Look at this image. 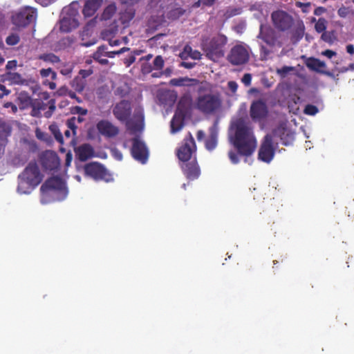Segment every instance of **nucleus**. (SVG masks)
<instances>
[{
  "mask_svg": "<svg viewBox=\"0 0 354 354\" xmlns=\"http://www.w3.org/2000/svg\"><path fill=\"white\" fill-rule=\"evenodd\" d=\"M97 129L100 135L106 138H115L118 135V127L114 126L109 120H101L97 123Z\"/></svg>",
  "mask_w": 354,
  "mask_h": 354,
  "instance_id": "412c9836",
  "label": "nucleus"
},
{
  "mask_svg": "<svg viewBox=\"0 0 354 354\" xmlns=\"http://www.w3.org/2000/svg\"><path fill=\"white\" fill-rule=\"evenodd\" d=\"M39 74H41V76L42 77H50V79L53 80H55L57 77L56 73L54 71H53L50 68L41 70V71H39Z\"/></svg>",
  "mask_w": 354,
  "mask_h": 354,
  "instance_id": "a19ab883",
  "label": "nucleus"
},
{
  "mask_svg": "<svg viewBox=\"0 0 354 354\" xmlns=\"http://www.w3.org/2000/svg\"><path fill=\"white\" fill-rule=\"evenodd\" d=\"M136 61V57L133 55H130L129 57L124 59V64L130 66Z\"/></svg>",
  "mask_w": 354,
  "mask_h": 354,
  "instance_id": "680f3d73",
  "label": "nucleus"
},
{
  "mask_svg": "<svg viewBox=\"0 0 354 354\" xmlns=\"http://www.w3.org/2000/svg\"><path fill=\"white\" fill-rule=\"evenodd\" d=\"M10 91L6 89L3 84H0V99L4 96L9 95Z\"/></svg>",
  "mask_w": 354,
  "mask_h": 354,
  "instance_id": "6e6d98bb",
  "label": "nucleus"
},
{
  "mask_svg": "<svg viewBox=\"0 0 354 354\" xmlns=\"http://www.w3.org/2000/svg\"><path fill=\"white\" fill-rule=\"evenodd\" d=\"M204 1V7H212L215 5L216 0H201Z\"/></svg>",
  "mask_w": 354,
  "mask_h": 354,
  "instance_id": "774afa93",
  "label": "nucleus"
},
{
  "mask_svg": "<svg viewBox=\"0 0 354 354\" xmlns=\"http://www.w3.org/2000/svg\"><path fill=\"white\" fill-rule=\"evenodd\" d=\"M63 14L64 16L59 20V31L68 33L78 27L77 19L78 11L77 9L72 6L66 8L63 10Z\"/></svg>",
  "mask_w": 354,
  "mask_h": 354,
  "instance_id": "6e6552de",
  "label": "nucleus"
},
{
  "mask_svg": "<svg viewBox=\"0 0 354 354\" xmlns=\"http://www.w3.org/2000/svg\"><path fill=\"white\" fill-rule=\"evenodd\" d=\"M83 121L84 118L81 117V115L77 118L72 116L66 121V126L71 130L72 135H73V138H72L71 141L72 146H75V136L77 135V124L82 123Z\"/></svg>",
  "mask_w": 354,
  "mask_h": 354,
  "instance_id": "5701e85b",
  "label": "nucleus"
},
{
  "mask_svg": "<svg viewBox=\"0 0 354 354\" xmlns=\"http://www.w3.org/2000/svg\"><path fill=\"white\" fill-rule=\"evenodd\" d=\"M304 64H306V67L312 71L319 74H323L330 78L334 77L333 73L326 70L327 66L326 65L325 62L318 58H315L313 57H308Z\"/></svg>",
  "mask_w": 354,
  "mask_h": 354,
  "instance_id": "6ab92c4d",
  "label": "nucleus"
},
{
  "mask_svg": "<svg viewBox=\"0 0 354 354\" xmlns=\"http://www.w3.org/2000/svg\"><path fill=\"white\" fill-rule=\"evenodd\" d=\"M39 190L43 194L50 192H59L66 194V184L60 177H50L42 184Z\"/></svg>",
  "mask_w": 354,
  "mask_h": 354,
  "instance_id": "f8f14e48",
  "label": "nucleus"
},
{
  "mask_svg": "<svg viewBox=\"0 0 354 354\" xmlns=\"http://www.w3.org/2000/svg\"><path fill=\"white\" fill-rule=\"evenodd\" d=\"M321 39L324 42L332 44L335 39L333 31H324L322 32Z\"/></svg>",
  "mask_w": 354,
  "mask_h": 354,
  "instance_id": "4c0bfd02",
  "label": "nucleus"
},
{
  "mask_svg": "<svg viewBox=\"0 0 354 354\" xmlns=\"http://www.w3.org/2000/svg\"><path fill=\"white\" fill-rule=\"evenodd\" d=\"M227 59L232 66L245 64L249 60L248 49L241 44H236L230 49Z\"/></svg>",
  "mask_w": 354,
  "mask_h": 354,
  "instance_id": "9d476101",
  "label": "nucleus"
},
{
  "mask_svg": "<svg viewBox=\"0 0 354 354\" xmlns=\"http://www.w3.org/2000/svg\"><path fill=\"white\" fill-rule=\"evenodd\" d=\"M7 80L10 81V82L12 84L18 85H24L26 82V80L22 78L21 74L19 73H7Z\"/></svg>",
  "mask_w": 354,
  "mask_h": 354,
  "instance_id": "473e14b6",
  "label": "nucleus"
},
{
  "mask_svg": "<svg viewBox=\"0 0 354 354\" xmlns=\"http://www.w3.org/2000/svg\"><path fill=\"white\" fill-rule=\"evenodd\" d=\"M83 170H84L85 176L95 181L111 182L113 180L112 175H111L109 170L98 162H91L85 165Z\"/></svg>",
  "mask_w": 354,
  "mask_h": 354,
  "instance_id": "39448f33",
  "label": "nucleus"
},
{
  "mask_svg": "<svg viewBox=\"0 0 354 354\" xmlns=\"http://www.w3.org/2000/svg\"><path fill=\"white\" fill-rule=\"evenodd\" d=\"M116 8L114 4H109L104 9L102 15H101V20H109L115 15Z\"/></svg>",
  "mask_w": 354,
  "mask_h": 354,
  "instance_id": "f704fd0d",
  "label": "nucleus"
},
{
  "mask_svg": "<svg viewBox=\"0 0 354 354\" xmlns=\"http://www.w3.org/2000/svg\"><path fill=\"white\" fill-rule=\"evenodd\" d=\"M164 65V61L161 55H157L153 59V66L147 68L142 67V70L145 72H151L152 70H162Z\"/></svg>",
  "mask_w": 354,
  "mask_h": 354,
  "instance_id": "2f4dec72",
  "label": "nucleus"
},
{
  "mask_svg": "<svg viewBox=\"0 0 354 354\" xmlns=\"http://www.w3.org/2000/svg\"><path fill=\"white\" fill-rule=\"evenodd\" d=\"M43 176L35 161L28 163L23 172L18 175L17 192L19 194H29L39 185Z\"/></svg>",
  "mask_w": 354,
  "mask_h": 354,
  "instance_id": "f03ea898",
  "label": "nucleus"
},
{
  "mask_svg": "<svg viewBox=\"0 0 354 354\" xmlns=\"http://www.w3.org/2000/svg\"><path fill=\"white\" fill-rule=\"evenodd\" d=\"M268 109L266 102L262 100H257L251 103L250 115L253 122H259L268 116Z\"/></svg>",
  "mask_w": 354,
  "mask_h": 354,
  "instance_id": "ddd939ff",
  "label": "nucleus"
},
{
  "mask_svg": "<svg viewBox=\"0 0 354 354\" xmlns=\"http://www.w3.org/2000/svg\"><path fill=\"white\" fill-rule=\"evenodd\" d=\"M218 144L215 125L209 129V136L205 141V147L208 151H213Z\"/></svg>",
  "mask_w": 354,
  "mask_h": 354,
  "instance_id": "c85d7f7f",
  "label": "nucleus"
},
{
  "mask_svg": "<svg viewBox=\"0 0 354 354\" xmlns=\"http://www.w3.org/2000/svg\"><path fill=\"white\" fill-rule=\"evenodd\" d=\"M107 47L104 45H101L97 47V51H95L93 55H95V57L98 59L100 55L104 56L106 53H108Z\"/></svg>",
  "mask_w": 354,
  "mask_h": 354,
  "instance_id": "a18cd8bd",
  "label": "nucleus"
},
{
  "mask_svg": "<svg viewBox=\"0 0 354 354\" xmlns=\"http://www.w3.org/2000/svg\"><path fill=\"white\" fill-rule=\"evenodd\" d=\"M113 115L115 119L121 122H127L131 114V106L130 101L122 100L115 104L113 107Z\"/></svg>",
  "mask_w": 354,
  "mask_h": 354,
  "instance_id": "2eb2a0df",
  "label": "nucleus"
},
{
  "mask_svg": "<svg viewBox=\"0 0 354 354\" xmlns=\"http://www.w3.org/2000/svg\"><path fill=\"white\" fill-rule=\"evenodd\" d=\"M35 1H36V2L39 3V4H41L42 6H44V7H46L56 1V0H35Z\"/></svg>",
  "mask_w": 354,
  "mask_h": 354,
  "instance_id": "13d9d810",
  "label": "nucleus"
},
{
  "mask_svg": "<svg viewBox=\"0 0 354 354\" xmlns=\"http://www.w3.org/2000/svg\"><path fill=\"white\" fill-rule=\"evenodd\" d=\"M271 20L276 29L285 32L291 29L293 25V18L285 10H276L271 14Z\"/></svg>",
  "mask_w": 354,
  "mask_h": 354,
  "instance_id": "1a4fd4ad",
  "label": "nucleus"
},
{
  "mask_svg": "<svg viewBox=\"0 0 354 354\" xmlns=\"http://www.w3.org/2000/svg\"><path fill=\"white\" fill-rule=\"evenodd\" d=\"M304 22L301 21L297 22L291 32V41L295 43L299 42L304 37Z\"/></svg>",
  "mask_w": 354,
  "mask_h": 354,
  "instance_id": "bb28decb",
  "label": "nucleus"
},
{
  "mask_svg": "<svg viewBox=\"0 0 354 354\" xmlns=\"http://www.w3.org/2000/svg\"><path fill=\"white\" fill-rule=\"evenodd\" d=\"M71 113L73 115L84 116L87 114V109L79 106H75L71 108Z\"/></svg>",
  "mask_w": 354,
  "mask_h": 354,
  "instance_id": "37998d69",
  "label": "nucleus"
},
{
  "mask_svg": "<svg viewBox=\"0 0 354 354\" xmlns=\"http://www.w3.org/2000/svg\"><path fill=\"white\" fill-rule=\"evenodd\" d=\"M251 74L250 73H245L243 77H242L241 81L246 86H250L251 84Z\"/></svg>",
  "mask_w": 354,
  "mask_h": 354,
  "instance_id": "603ef678",
  "label": "nucleus"
},
{
  "mask_svg": "<svg viewBox=\"0 0 354 354\" xmlns=\"http://www.w3.org/2000/svg\"><path fill=\"white\" fill-rule=\"evenodd\" d=\"M227 88H229L232 93L235 94L239 85L236 82L231 80L227 82Z\"/></svg>",
  "mask_w": 354,
  "mask_h": 354,
  "instance_id": "09e8293b",
  "label": "nucleus"
},
{
  "mask_svg": "<svg viewBox=\"0 0 354 354\" xmlns=\"http://www.w3.org/2000/svg\"><path fill=\"white\" fill-rule=\"evenodd\" d=\"M42 59L50 63H58L59 62V58L58 56L53 53H48L42 56Z\"/></svg>",
  "mask_w": 354,
  "mask_h": 354,
  "instance_id": "c03bdc74",
  "label": "nucleus"
},
{
  "mask_svg": "<svg viewBox=\"0 0 354 354\" xmlns=\"http://www.w3.org/2000/svg\"><path fill=\"white\" fill-rule=\"evenodd\" d=\"M227 43V36L222 33H217L210 37H203L201 40V48L205 53L207 58L216 61L223 57Z\"/></svg>",
  "mask_w": 354,
  "mask_h": 354,
  "instance_id": "7ed1b4c3",
  "label": "nucleus"
},
{
  "mask_svg": "<svg viewBox=\"0 0 354 354\" xmlns=\"http://www.w3.org/2000/svg\"><path fill=\"white\" fill-rule=\"evenodd\" d=\"M295 70V66H283L280 68L277 69V74L281 78H284L287 75Z\"/></svg>",
  "mask_w": 354,
  "mask_h": 354,
  "instance_id": "e433bc0d",
  "label": "nucleus"
},
{
  "mask_svg": "<svg viewBox=\"0 0 354 354\" xmlns=\"http://www.w3.org/2000/svg\"><path fill=\"white\" fill-rule=\"evenodd\" d=\"M201 57V54L199 50H194L189 45L186 44L185 47H183L182 53H180V57L182 59H186L189 57H191L195 60L200 59Z\"/></svg>",
  "mask_w": 354,
  "mask_h": 354,
  "instance_id": "a878e982",
  "label": "nucleus"
},
{
  "mask_svg": "<svg viewBox=\"0 0 354 354\" xmlns=\"http://www.w3.org/2000/svg\"><path fill=\"white\" fill-rule=\"evenodd\" d=\"M68 96H69L72 99L75 100L76 102L78 103H82V100L80 97L77 96L74 91L68 93Z\"/></svg>",
  "mask_w": 354,
  "mask_h": 354,
  "instance_id": "0e129e2a",
  "label": "nucleus"
},
{
  "mask_svg": "<svg viewBox=\"0 0 354 354\" xmlns=\"http://www.w3.org/2000/svg\"><path fill=\"white\" fill-rule=\"evenodd\" d=\"M70 92H73V91L71 90H68V87H66V86H62V87L59 88L58 89V91H57V94H58L59 96L68 95V93H70Z\"/></svg>",
  "mask_w": 354,
  "mask_h": 354,
  "instance_id": "3c124183",
  "label": "nucleus"
},
{
  "mask_svg": "<svg viewBox=\"0 0 354 354\" xmlns=\"http://www.w3.org/2000/svg\"><path fill=\"white\" fill-rule=\"evenodd\" d=\"M327 24V21L324 18H319L317 22L315 24V31L318 33H321L325 31L326 25Z\"/></svg>",
  "mask_w": 354,
  "mask_h": 354,
  "instance_id": "58836bf2",
  "label": "nucleus"
},
{
  "mask_svg": "<svg viewBox=\"0 0 354 354\" xmlns=\"http://www.w3.org/2000/svg\"><path fill=\"white\" fill-rule=\"evenodd\" d=\"M322 55L326 57L328 59H332L333 57L336 55V52L330 49H327L322 52Z\"/></svg>",
  "mask_w": 354,
  "mask_h": 354,
  "instance_id": "8fccbe9b",
  "label": "nucleus"
},
{
  "mask_svg": "<svg viewBox=\"0 0 354 354\" xmlns=\"http://www.w3.org/2000/svg\"><path fill=\"white\" fill-rule=\"evenodd\" d=\"M185 113L176 112L171 121V133L179 131L184 125V119L185 118Z\"/></svg>",
  "mask_w": 354,
  "mask_h": 354,
  "instance_id": "b1692460",
  "label": "nucleus"
},
{
  "mask_svg": "<svg viewBox=\"0 0 354 354\" xmlns=\"http://www.w3.org/2000/svg\"><path fill=\"white\" fill-rule=\"evenodd\" d=\"M104 55H100V57L97 58L95 55H93L92 57L94 60L97 61L98 63L102 65H106L109 63V60L106 58H102Z\"/></svg>",
  "mask_w": 354,
  "mask_h": 354,
  "instance_id": "864d4df0",
  "label": "nucleus"
},
{
  "mask_svg": "<svg viewBox=\"0 0 354 354\" xmlns=\"http://www.w3.org/2000/svg\"><path fill=\"white\" fill-rule=\"evenodd\" d=\"M348 71H354V64L353 63L349 64L348 65V66H342V68H339V73H345Z\"/></svg>",
  "mask_w": 354,
  "mask_h": 354,
  "instance_id": "5fc2aeb1",
  "label": "nucleus"
},
{
  "mask_svg": "<svg viewBox=\"0 0 354 354\" xmlns=\"http://www.w3.org/2000/svg\"><path fill=\"white\" fill-rule=\"evenodd\" d=\"M35 133H36V138H37L38 139L41 140H45L46 134L44 132H42V131H39V129H37V130H36Z\"/></svg>",
  "mask_w": 354,
  "mask_h": 354,
  "instance_id": "69168bd1",
  "label": "nucleus"
},
{
  "mask_svg": "<svg viewBox=\"0 0 354 354\" xmlns=\"http://www.w3.org/2000/svg\"><path fill=\"white\" fill-rule=\"evenodd\" d=\"M131 154L136 160L145 164L148 160V150L146 145L138 138L133 139V145L131 148Z\"/></svg>",
  "mask_w": 354,
  "mask_h": 354,
  "instance_id": "dca6fc26",
  "label": "nucleus"
},
{
  "mask_svg": "<svg viewBox=\"0 0 354 354\" xmlns=\"http://www.w3.org/2000/svg\"><path fill=\"white\" fill-rule=\"evenodd\" d=\"M75 158L82 162H85L95 156V151L89 143H83L74 147Z\"/></svg>",
  "mask_w": 354,
  "mask_h": 354,
  "instance_id": "aec40b11",
  "label": "nucleus"
},
{
  "mask_svg": "<svg viewBox=\"0 0 354 354\" xmlns=\"http://www.w3.org/2000/svg\"><path fill=\"white\" fill-rule=\"evenodd\" d=\"M198 84V80L194 78L189 77H180L173 78L169 82V84L174 86H192Z\"/></svg>",
  "mask_w": 354,
  "mask_h": 354,
  "instance_id": "393cba45",
  "label": "nucleus"
},
{
  "mask_svg": "<svg viewBox=\"0 0 354 354\" xmlns=\"http://www.w3.org/2000/svg\"><path fill=\"white\" fill-rule=\"evenodd\" d=\"M318 107L313 104H307L304 107V113L308 115H315L318 113Z\"/></svg>",
  "mask_w": 354,
  "mask_h": 354,
  "instance_id": "79ce46f5",
  "label": "nucleus"
},
{
  "mask_svg": "<svg viewBox=\"0 0 354 354\" xmlns=\"http://www.w3.org/2000/svg\"><path fill=\"white\" fill-rule=\"evenodd\" d=\"M86 80L80 76L75 77L73 80L71 81V87L73 88L76 92L82 93L86 86Z\"/></svg>",
  "mask_w": 354,
  "mask_h": 354,
  "instance_id": "7c9ffc66",
  "label": "nucleus"
},
{
  "mask_svg": "<svg viewBox=\"0 0 354 354\" xmlns=\"http://www.w3.org/2000/svg\"><path fill=\"white\" fill-rule=\"evenodd\" d=\"M280 140L285 146L291 145L295 140V136L290 131L283 129L280 133Z\"/></svg>",
  "mask_w": 354,
  "mask_h": 354,
  "instance_id": "c756f323",
  "label": "nucleus"
},
{
  "mask_svg": "<svg viewBox=\"0 0 354 354\" xmlns=\"http://www.w3.org/2000/svg\"><path fill=\"white\" fill-rule=\"evenodd\" d=\"M48 111L45 113V117L49 118L51 116L52 113L54 112V111L56 109V106L55 105V101L54 100H50L48 101Z\"/></svg>",
  "mask_w": 354,
  "mask_h": 354,
  "instance_id": "49530a36",
  "label": "nucleus"
},
{
  "mask_svg": "<svg viewBox=\"0 0 354 354\" xmlns=\"http://www.w3.org/2000/svg\"><path fill=\"white\" fill-rule=\"evenodd\" d=\"M196 147L195 141L192 134L189 133L185 138L183 139L182 145L177 149L176 155L178 159L182 162H187L196 158Z\"/></svg>",
  "mask_w": 354,
  "mask_h": 354,
  "instance_id": "0eeeda50",
  "label": "nucleus"
},
{
  "mask_svg": "<svg viewBox=\"0 0 354 354\" xmlns=\"http://www.w3.org/2000/svg\"><path fill=\"white\" fill-rule=\"evenodd\" d=\"M92 73V71H89V70H85V69H82L80 71V77H83V79L86 80V78H87L88 76H90Z\"/></svg>",
  "mask_w": 354,
  "mask_h": 354,
  "instance_id": "4d7b16f0",
  "label": "nucleus"
},
{
  "mask_svg": "<svg viewBox=\"0 0 354 354\" xmlns=\"http://www.w3.org/2000/svg\"><path fill=\"white\" fill-rule=\"evenodd\" d=\"M191 104L192 97L189 94L183 95L180 97L179 102H178L176 113L181 112L187 113Z\"/></svg>",
  "mask_w": 354,
  "mask_h": 354,
  "instance_id": "cd10ccee",
  "label": "nucleus"
},
{
  "mask_svg": "<svg viewBox=\"0 0 354 354\" xmlns=\"http://www.w3.org/2000/svg\"><path fill=\"white\" fill-rule=\"evenodd\" d=\"M37 19L36 8L30 6H25L19 12L12 15V21L17 27H26L35 24Z\"/></svg>",
  "mask_w": 354,
  "mask_h": 354,
  "instance_id": "423d86ee",
  "label": "nucleus"
},
{
  "mask_svg": "<svg viewBox=\"0 0 354 354\" xmlns=\"http://www.w3.org/2000/svg\"><path fill=\"white\" fill-rule=\"evenodd\" d=\"M72 68L71 67H65L61 69V73L63 75L68 76L71 74Z\"/></svg>",
  "mask_w": 354,
  "mask_h": 354,
  "instance_id": "e2e57ef3",
  "label": "nucleus"
},
{
  "mask_svg": "<svg viewBox=\"0 0 354 354\" xmlns=\"http://www.w3.org/2000/svg\"><path fill=\"white\" fill-rule=\"evenodd\" d=\"M183 174L189 180L197 179L201 175V169L196 157L190 161L183 162L180 165Z\"/></svg>",
  "mask_w": 354,
  "mask_h": 354,
  "instance_id": "a211bd4d",
  "label": "nucleus"
},
{
  "mask_svg": "<svg viewBox=\"0 0 354 354\" xmlns=\"http://www.w3.org/2000/svg\"><path fill=\"white\" fill-rule=\"evenodd\" d=\"M274 151L272 138L270 134H267L263 139L261 145H260L257 157H259V160L268 164L274 158Z\"/></svg>",
  "mask_w": 354,
  "mask_h": 354,
  "instance_id": "9b49d317",
  "label": "nucleus"
},
{
  "mask_svg": "<svg viewBox=\"0 0 354 354\" xmlns=\"http://www.w3.org/2000/svg\"><path fill=\"white\" fill-rule=\"evenodd\" d=\"M241 13V8L229 7L227 8L226 12H225V17H226V18H232L234 16H238Z\"/></svg>",
  "mask_w": 354,
  "mask_h": 354,
  "instance_id": "c9c22d12",
  "label": "nucleus"
},
{
  "mask_svg": "<svg viewBox=\"0 0 354 354\" xmlns=\"http://www.w3.org/2000/svg\"><path fill=\"white\" fill-rule=\"evenodd\" d=\"M297 7L301 8V10H303L304 12H306L307 8H308L310 7V3H304L301 2H297Z\"/></svg>",
  "mask_w": 354,
  "mask_h": 354,
  "instance_id": "052dcab7",
  "label": "nucleus"
},
{
  "mask_svg": "<svg viewBox=\"0 0 354 354\" xmlns=\"http://www.w3.org/2000/svg\"><path fill=\"white\" fill-rule=\"evenodd\" d=\"M48 130H50L51 134L53 135L54 138H55L56 141H57L59 144L63 145L64 139L62 132H60L59 127L53 123L48 127Z\"/></svg>",
  "mask_w": 354,
  "mask_h": 354,
  "instance_id": "72a5a7b5",
  "label": "nucleus"
},
{
  "mask_svg": "<svg viewBox=\"0 0 354 354\" xmlns=\"http://www.w3.org/2000/svg\"><path fill=\"white\" fill-rule=\"evenodd\" d=\"M222 98L219 93L201 94L195 101V108L204 115H214L221 111Z\"/></svg>",
  "mask_w": 354,
  "mask_h": 354,
  "instance_id": "20e7f679",
  "label": "nucleus"
},
{
  "mask_svg": "<svg viewBox=\"0 0 354 354\" xmlns=\"http://www.w3.org/2000/svg\"><path fill=\"white\" fill-rule=\"evenodd\" d=\"M227 156H229L230 162H232V164H238L239 163V156L236 154V152L230 150L229 151V153H227Z\"/></svg>",
  "mask_w": 354,
  "mask_h": 354,
  "instance_id": "de8ad7c7",
  "label": "nucleus"
},
{
  "mask_svg": "<svg viewBox=\"0 0 354 354\" xmlns=\"http://www.w3.org/2000/svg\"><path fill=\"white\" fill-rule=\"evenodd\" d=\"M257 38L263 40V42L270 47L281 46V43L277 40V32L274 29L268 26L260 25Z\"/></svg>",
  "mask_w": 354,
  "mask_h": 354,
  "instance_id": "4468645a",
  "label": "nucleus"
},
{
  "mask_svg": "<svg viewBox=\"0 0 354 354\" xmlns=\"http://www.w3.org/2000/svg\"><path fill=\"white\" fill-rule=\"evenodd\" d=\"M42 167L48 171H57L59 167V158L56 152L47 150L42 153L41 157Z\"/></svg>",
  "mask_w": 354,
  "mask_h": 354,
  "instance_id": "f3484780",
  "label": "nucleus"
},
{
  "mask_svg": "<svg viewBox=\"0 0 354 354\" xmlns=\"http://www.w3.org/2000/svg\"><path fill=\"white\" fill-rule=\"evenodd\" d=\"M71 161H72V154H71V152H68V153H67V154H66V159H65L66 166H67V167L70 166Z\"/></svg>",
  "mask_w": 354,
  "mask_h": 354,
  "instance_id": "338daca9",
  "label": "nucleus"
},
{
  "mask_svg": "<svg viewBox=\"0 0 354 354\" xmlns=\"http://www.w3.org/2000/svg\"><path fill=\"white\" fill-rule=\"evenodd\" d=\"M103 0H85L82 13L86 18L93 17L96 11L101 7Z\"/></svg>",
  "mask_w": 354,
  "mask_h": 354,
  "instance_id": "4be33fe9",
  "label": "nucleus"
},
{
  "mask_svg": "<svg viewBox=\"0 0 354 354\" xmlns=\"http://www.w3.org/2000/svg\"><path fill=\"white\" fill-rule=\"evenodd\" d=\"M19 42V36L17 33H12L6 39V43L7 45L9 46H15L18 44Z\"/></svg>",
  "mask_w": 354,
  "mask_h": 354,
  "instance_id": "ea45409f",
  "label": "nucleus"
},
{
  "mask_svg": "<svg viewBox=\"0 0 354 354\" xmlns=\"http://www.w3.org/2000/svg\"><path fill=\"white\" fill-rule=\"evenodd\" d=\"M196 65L195 62H180V66L184 67L187 69H192Z\"/></svg>",
  "mask_w": 354,
  "mask_h": 354,
  "instance_id": "bf43d9fd",
  "label": "nucleus"
},
{
  "mask_svg": "<svg viewBox=\"0 0 354 354\" xmlns=\"http://www.w3.org/2000/svg\"><path fill=\"white\" fill-rule=\"evenodd\" d=\"M230 139L231 144L238 151L239 154L245 157L251 156L257 148L253 130L244 118H239L230 125Z\"/></svg>",
  "mask_w": 354,
  "mask_h": 354,
  "instance_id": "f257e3e1",
  "label": "nucleus"
}]
</instances>
